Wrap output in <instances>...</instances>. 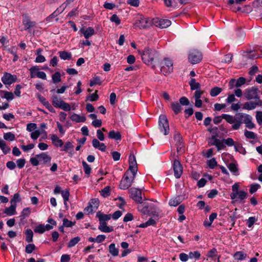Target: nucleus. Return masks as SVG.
<instances>
[{
    "mask_svg": "<svg viewBox=\"0 0 262 262\" xmlns=\"http://www.w3.org/2000/svg\"><path fill=\"white\" fill-rule=\"evenodd\" d=\"M80 240L78 236L72 238L68 243V247L71 248L75 246Z\"/></svg>",
    "mask_w": 262,
    "mask_h": 262,
    "instance_id": "nucleus-49",
    "label": "nucleus"
},
{
    "mask_svg": "<svg viewBox=\"0 0 262 262\" xmlns=\"http://www.w3.org/2000/svg\"><path fill=\"white\" fill-rule=\"evenodd\" d=\"M171 107L174 114L176 115L180 113L182 110V107L178 102H172L171 103Z\"/></svg>",
    "mask_w": 262,
    "mask_h": 262,
    "instance_id": "nucleus-32",
    "label": "nucleus"
},
{
    "mask_svg": "<svg viewBox=\"0 0 262 262\" xmlns=\"http://www.w3.org/2000/svg\"><path fill=\"white\" fill-rule=\"evenodd\" d=\"M30 162L33 166H37L39 164L38 158L36 157V155L34 157L30 158Z\"/></svg>",
    "mask_w": 262,
    "mask_h": 262,
    "instance_id": "nucleus-63",
    "label": "nucleus"
},
{
    "mask_svg": "<svg viewBox=\"0 0 262 262\" xmlns=\"http://www.w3.org/2000/svg\"><path fill=\"white\" fill-rule=\"evenodd\" d=\"M63 102V101L56 95H54L52 96V103L54 107L59 108Z\"/></svg>",
    "mask_w": 262,
    "mask_h": 262,
    "instance_id": "nucleus-30",
    "label": "nucleus"
},
{
    "mask_svg": "<svg viewBox=\"0 0 262 262\" xmlns=\"http://www.w3.org/2000/svg\"><path fill=\"white\" fill-rule=\"evenodd\" d=\"M257 221V219L255 216L249 217L247 221V225L248 227L249 228H251Z\"/></svg>",
    "mask_w": 262,
    "mask_h": 262,
    "instance_id": "nucleus-55",
    "label": "nucleus"
},
{
    "mask_svg": "<svg viewBox=\"0 0 262 262\" xmlns=\"http://www.w3.org/2000/svg\"><path fill=\"white\" fill-rule=\"evenodd\" d=\"M36 157L38 158L39 162L45 164L50 163L51 160V157L46 152H41L40 154L36 155Z\"/></svg>",
    "mask_w": 262,
    "mask_h": 262,
    "instance_id": "nucleus-22",
    "label": "nucleus"
},
{
    "mask_svg": "<svg viewBox=\"0 0 262 262\" xmlns=\"http://www.w3.org/2000/svg\"><path fill=\"white\" fill-rule=\"evenodd\" d=\"M75 223L72 222V221H69L68 219L64 218L63 220V225L65 227H72Z\"/></svg>",
    "mask_w": 262,
    "mask_h": 262,
    "instance_id": "nucleus-64",
    "label": "nucleus"
},
{
    "mask_svg": "<svg viewBox=\"0 0 262 262\" xmlns=\"http://www.w3.org/2000/svg\"><path fill=\"white\" fill-rule=\"evenodd\" d=\"M150 23L148 18L141 17L139 19H137L134 24L135 28H138L140 29H145L149 27Z\"/></svg>",
    "mask_w": 262,
    "mask_h": 262,
    "instance_id": "nucleus-14",
    "label": "nucleus"
},
{
    "mask_svg": "<svg viewBox=\"0 0 262 262\" xmlns=\"http://www.w3.org/2000/svg\"><path fill=\"white\" fill-rule=\"evenodd\" d=\"M136 173H131L127 170L124 174L119 184L121 189L126 190L129 188L132 185Z\"/></svg>",
    "mask_w": 262,
    "mask_h": 262,
    "instance_id": "nucleus-3",
    "label": "nucleus"
},
{
    "mask_svg": "<svg viewBox=\"0 0 262 262\" xmlns=\"http://www.w3.org/2000/svg\"><path fill=\"white\" fill-rule=\"evenodd\" d=\"M40 69L39 66H35L32 67L30 69V77L31 78H35L37 77L43 80L47 79L46 74L42 71H39Z\"/></svg>",
    "mask_w": 262,
    "mask_h": 262,
    "instance_id": "nucleus-7",
    "label": "nucleus"
},
{
    "mask_svg": "<svg viewBox=\"0 0 262 262\" xmlns=\"http://www.w3.org/2000/svg\"><path fill=\"white\" fill-rule=\"evenodd\" d=\"M256 52L255 53V52H251L249 54L250 58L253 59L262 57V48L258 49Z\"/></svg>",
    "mask_w": 262,
    "mask_h": 262,
    "instance_id": "nucleus-41",
    "label": "nucleus"
},
{
    "mask_svg": "<svg viewBox=\"0 0 262 262\" xmlns=\"http://www.w3.org/2000/svg\"><path fill=\"white\" fill-rule=\"evenodd\" d=\"M174 177L177 179L181 177L183 172V167L178 160H174L172 164Z\"/></svg>",
    "mask_w": 262,
    "mask_h": 262,
    "instance_id": "nucleus-15",
    "label": "nucleus"
},
{
    "mask_svg": "<svg viewBox=\"0 0 262 262\" xmlns=\"http://www.w3.org/2000/svg\"><path fill=\"white\" fill-rule=\"evenodd\" d=\"M202 59V53L198 50H192L188 55V60L191 64L200 62Z\"/></svg>",
    "mask_w": 262,
    "mask_h": 262,
    "instance_id": "nucleus-10",
    "label": "nucleus"
},
{
    "mask_svg": "<svg viewBox=\"0 0 262 262\" xmlns=\"http://www.w3.org/2000/svg\"><path fill=\"white\" fill-rule=\"evenodd\" d=\"M96 216L99 219V222H106L111 218V214H105L100 212L97 213Z\"/></svg>",
    "mask_w": 262,
    "mask_h": 262,
    "instance_id": "nucleus-31",
    "label": "nucleus"
},
{
    "mask_svg": "<svg viewBox=\"0 0 262 262\" xmlns=\"http://www.w3.org/2000/svg\"><path fill=\"white\" fill-rule=\"evenodd\" d=\"M51 140L53 145L56 147H61L63 145L62 140L59 139L55 134L50 135Z\"/></svg>",
    "mask_w": 262,
    "mask_h": 262,
    "instance_id": "nucleus-23",
    "label": "nucleus"
},
{
    "mask_svg": "<svg viewBox=\"0 0 262 262\" xmlns=\"http://www.w3.org/2000/svg\"><path fill=\"white\" fill-rule=\"evenodd\" d=\"M112 22L115 23L116 25H118L121 23V20L119 17L115 14H113L110 18Z\"/></svg>",
    "mask_w": 262,
    "mask_h": 262,
    "instance_id": "nucleus-59",
    "label": "nucleus"
},
{
    "mask_svg": "<svg viewBox=\"0 0 262 262\" xmlns=\"http://www.w3.org/2000/svg\"><path fill=\"white\" fill-rule=\"evenodd\" d=\"M82 166L83 167V169L85 173L89 176L92 169L90 166L88 165L87 163L84 161H82Z\"/></svg>",
    "mask_w": 262,
    "mask_h": 262,
    "instance_id": "nucleus-54",
    "label": "nucleus"
},
{
    "mask_svg": "<svg viewBox=\"0 0 262 262\" xmlns=\"http://www.w3.org/2000/svg\"><path fill=\"white\" fill-rule=\"evenodd\" d=\"M260 185L258 184H253L251 185L249 192L251 194L255 193L260 188Z\"/></svg>",
    "mask_w": 262,
    "mask_h": 262,
    "instance_id": "nucleus-58",
    "label": "nucleus"
},
{
    "mask_svg": "<svg viewBox=\"0 0 262 262\" xmlns=\"http://www.w3.org/2000/svg\"><path fill=\"white\" fill-rule=\"evenodd\" d=\"M222 91V88L215 86L211 89L210 92V94L212 97H215L220 94Z\"/></svg>",
    "mask_w": 262,
    "mask_h": 262,
    "instance_id": "nucleus-43",
    "label": "nucleus"
},
{
    "mask_svg": "<svg viewBox=\"0 0 262 262\" xmlns=\"http://www.w3.org/2000/svg\"><path fill=\"white\" fill-rule=\"evenodd\" d=\"M31 213V211L29 207H27L24 208L20 214V217H22V219H25L26 217H28L30 215Z\"/></svg>",
    "mask_w": 262,
    "mask_h": 262,
    "instance_id": "nucleus-52",
    "label": "nucleus"
},
{
    "mask_svg": "<svg viewBox=\"0 0 262 262\" xmlns=\"http://www.w3.org/2000/svg\"><path fill=\"white\" fill-rule=\"evenodd\" d=\"M157 55V52L155 49L148 47L143 50L141 56L143 61L146 64H151Z\"/></svg>",
    "mask_w": 262,
    "mask_h": 262,
    "instance_id": "nucleus-4",
    "label": "nucleus"
},
{
    "mask_svg": "<svg viewBox=\"0 0 262 262\" xmlns=\"http://www.w3.org/2000/svg\"><path fill=\"white\" fill-rule=\"evenodd\" d=\"M258 90L255 87H252L245 90L244 96L247 100H260L258 95Z\"/></svg>",
    "mask_w": 262,
    "mask_h": 262,
    "instance_id": "nucleus-8",
    "label": "nucleus"
},
{
    "mask_svg": "<svg viewBox=\"0 0 262 262\" xmlns=\"http://www.w3.org/2000/svg\"><path fill=\"white\" fill-rule=\"evenodd\" d=\"M70 119L72 121L76 123L84 122L86 120L85 117L84 116H80L75 113H74L70 116Z\"/></svg>",
    "mask_w": 262,
    "mask_h": 262,
    "instance_id": "nucleus-28",
    "label": "nucleus"
},
{
    "mask_svg": "<svg viewBox=\"0 0 262 262\" xmlns=\"http://www.w3.org/2000/svg\"><path fill=\"white\" fill-rule=\"evenodd\" d=\"M127 170L131 173H137V164L136 157L134 155H130L129 157V168Z\"/></svg>",
    "mask_w": 262,
    "mask_h": 262,
    "instance_id": "nucleus-16",
    "label": "nucleus"
},
{
    "mask_svg": "<svg viewBox=\"0 0 262 262\" xmlns=\"http://www.w3.org/2000/svg\"><path fill=\"white\" fill-rule=\"evenodd\" d=\"M208 130L212 134V136L218 137L219 130L217 127L215 126L213 127H210L208 128Z\"/></svg>",
    "mask_w": 262,
    "mask_h": 262,
    "instance_id": "nucleus-62",
    "label": "nucleus"
},
{
    "mask_svg": "<svg viewBox=\"0 0 262 262\" xmlns=\"http://www.w3.org/2000/svg\"><path fill=\"white\" fill-rule=\"evenodd\" d=\"M36 249V246L33 244L27 245L25 248V252L27 253H31Z\"/></svg>",
    "mask_w": 262,
    "mask_h": 262,
    "instance_id": "nucleus-53",
    "label": "nucleus"
},
{
    "mask_svg": "<svg viewBox=\"0 0 262 262\" xmlns=\"http://www.w3.org/2000/svg\"><path fill=\"white\" fill-rule=\"evenodd\" d=\"M245 136L247 138L250 139H254L256 137V135L254 132L247 130L245 132Z\"/></svg>",
    "mask_w": 262,
    "mask_h": 262,
    "instance_id": "nucleus-61",
    "label": "nucleus"
},
{
    "mask_svg": "<svg viewBox=\"0 0 262 262\" xmlns=\"http://www.w3.org/2000/svg\"><path fill=\"white\" fill-rule=\"evenodd\" d=\"M109 252L113 256H117L119 254V250L116 248L115 244L112 243L109 246Z\"/></svg>",
    "mask_w": 262,
    "mask_h": 262,
    "instance_id": "nucleus-35",
    "label": "nucleus"
},
{
    "mask_svg": "<svg viewBox=\"0 0 262 262\" xmlns=\"http://www.w3.org/2000/svg\"><path fill=\"white\" fill-rule=\"evenodd\" d=\"M225 119L228 123L232 124V128L233 130L238 129L241 125L245 124L246 127L249 129H252L255 127V124L252 122V117L247 114L238 113L234 116L226 114H222L221 116H216L213 119V122L218 124Z\"/></svg>",
    "mask_w": 262,
    "mask_h": 262,
    "instance_id": "nucleus-1",
    "label": "nucleus"
},
{
    "mask_svg": "<svg viewBox=\"0 0 262 262\" xmlns=\"http://www.w3.org/2000/svg\"><path fill=\"white\" fill-rule=\"evenodd\" d=\"M201 254L199 251H191L189 253V257L190 259L199 260L201 257Z\"/></svg>",
    "mask_w": 262,
    "mask_h": 262,
    "instance_id": "nucleus-42",
    "label": "nucleus"
},
{
    "mask_svg": "<svg viewBox=\"0 0 262 262\" xmlns=\"http://www.w3.org/2000/svg\"><path fill=\"white\" fill-rule=\"evenodd\" d=\"M23 16V24L25 27V30L30 31L31 28L35 27L36 23L35 21H31L29 16L27 14H24Z\"/></svg>",
    "mask_w": 262,
    "mask_h": 262,
    "instance_id": "nucleus-12",
    "label": "nucleus"
},
{
    "mask_svg": "<svg viewBox=\"0 0 262 262\" xmlns=\"http://www.w3.org/2000/svg\"><path fill=\"white\" fill-rule=\"evenodd\" d=\"M247 196V193L243 190H239V192H232L230 197L232 200H239L241 201L245 200Z\"/></svg>",
    "mask_w": 262,
    "mask_h": 262,
    "instance_id": "nucleus-18",
    "label": "nucleus"
},
{
    "mask_svg": "<svg viewBox=\"0 0 262 262\" xmlns=\"http://www.w3.org/2000/svg\"><path fill=\"white\" fill-rule=\"evenodd\" d=\"M26 241L28 243H31L33 241V232L30 229L26 230Z\"/></svg>",
    "mask_w": 262,
    "mask_h": 262,
    "instance_id": "nucleus-40",
    "label": "nucleus"
},
{
    "mask_svg": "<svg viewBox=\"0 0 262 262\" xmlns=\"http://www.w3.org/2000/svg\"><path fill=\"white\" fill-rule=\"evenodd\" d=\"M101 195L104 197L108 196L110 195V187L109 186L105 187L100 192Z\"/></svg>",
    "mask_w": 262,
    "mask_h": 262,
    "instance_id": "nucleus-56",
    "label": "nucleus"
},
{
    "mask_svg": "<svg viewBox=\"0 0 262 262\" xmlns=\"http://www.w3.org/2000/svg\"><path fill=\"white\" fill-rule=\"evenodd\" d=\"M0 148L2 150L3 152L6 155L9 153L11 151V148L8 146L5 141L0 138Z\"/></svg>",
    "mask_w": 262,
    "mask_h": 262,
    "instance_id": "nucleus-29",
    "label": "nucleus"
},
{
    "mask_svg": "<svg viewBox=\"0 0 262 262\" xmlns=\"http://www.w3.org/2000/svg\"><path fill=\"white\" fill-rule=\"evenodd\" d=\"M52 78L54 83H57L60 82L61 80L60 73L59 72H56L52 75Z\"/></svg>",
    "mask_w": 262,
    "mask_h": 262,
    "instance_id": "nucleus-44",
    "label": "nucleus"
},
{
    "mask_svg": "<svg viewBox=\"0 0 262 262\" xmlns=\"http://www.w3.org/2000/svg\"><path fill=\"white\" fill-rule=\"evenodd\" d=\"M217 215V214L216 213H215V212L212 213L209 216V221L206 219L204 221V223H203L204 226L206 228L211 226V225H212L213 221L214 220V219H215L216 218Z\"/></svg>",
    "mask_w": 262,
    "mask_h": 262,
    "instance_id": "nucleus-25",
    "label": "nucleus"
},
{
    "mask_svg": "<svg viewBox=\"0 0 262 262\" xmlns=\"http://www.w3.org/2000/svg\"><path fill=\"white\" fill-rule=\"evenodd\" d=\"M173 71V63L169 58H164L161 62V71L165 75L167 76Z\"/></svg>",
    "mask_w": 262,
    "mask_h": 262,
    "instance_id": "nucleus-6",
    "label": "nucleus"
},
{
    "mask_svg": "<svg viewBox=\"0 0 262 262\" xmlns=\"http://www.w3.org/2000/svg\"><path fill=\"white\" fill-rule=\"evenodd\" d=\"M208 165L211 169H213L217 166V163L214 158H212L208 161Z\"/></svg>",
    "mask_w": 262,
    "mask_h": 262,
    "instance_id": "nucleus-57",
    "label": "nucleus"
},
{
    "mask_svg": "<svg viewBox=\"0 0 262 262\" xmlns=\"http://www.w3.org/2000/svg\"><path fill=\"white\" fill-rule=\"evenodd\" d=\"M21 201V198L18 193H16L14 194L12 199L11 200V204L12 205H16L17 203Z\"/></svg>",
    "mask_w": 262,
    "mask_h": 262,
    "instance_id": "nucleus-48",
    "label": "nucleus"
},
{
    "mask_svg": "<svg viewBox=\"0 0 262 262\" xmlns=\"http://www.w3.org/2000/svg\"><path fill=\"white\" fill-rule=\"evenodd\" d=\"M152 206H154V205L152 204H151L150 205H148L144 204L143 209H142L143 213L145 214H150L151 212L150 211V209L152 208Z\"/></svg>",
    "mask_w": 262,
    "mask_h": 262,
    "instance_id": "nucleus-60",
    "label": "nucleus"
},
{
    "mask_svg": "<svg viewBox=\"0 0 262 262\" xmlns=\"http://www.w3.org/2000/svg\"><path fill=\"white\" fill-rule=\"evenodd\" d=\"M217 255V251L216 248H213L210 250H209L206 256L209 258H212V260L214 259V258L216 257Z\"/></svg>",
    "mask_w": 262,
    "mask_h": 262,
    "instance_id": "nucleus-45",
    "label": "nucleus"
},
{
    "mask_svg": "<svg viewBox=\"0 0 262 262\" xmlns=\"http://www.w3.org/2000/svg\"><path fill=\"white\" fill-rule=\"evenodd\" d=\"M262 105V101L261 100H254V101H250L245 102L243 104V108L247 110H252L258 106Z\"/></svg>",
    "mask_w": 262,
    "mask_h": 262,
    "instance_id": "nucleus-17",
    "label": "nucleus"
},
{
    "mask_svg": "<svg viewBox=\"0 0 262 262\" xmlns=\"http://www.w3.org/2000/svg\"><path fill=\"white\" fill-rule=\"evenodd\" d=\"M73 148L74 146L72 143L70 141H68L64 144L63 149L62 150L72 154Z\"/></svg>",
    "mask_w": 262,
    "mask_h": 262,
    "instance_id": "nucleus-37",
    "label": "nucleus"
},
{
    "mask_svg": "<svg viewBox=\"0 0 262 262\" xmlns=\"http://www.w3.org/2000/svg\"><path fill=\"white\" fill-rule=\"evenodd\" d=\"M101 83L102 82L100 80L99 77L95 76V77H94L93 78V79L90 80V86H93L96 84L100 85L101 84Z\"/></svg>",
    "mask_w": 262,
    "mask_h": 262,
    "instance_id": "nucleus-46",
    "label": "nucleus"
},
{
    "mask_svg": "<svg viewBox=\"0 0 262 262\" xmlns=\"http://www.w3.org/2000/svg\"><path fill=\"white\" fill-rule=\"evenodd\" d=\"M208 145L210 146H215L217 150L220 151L226 148V145L228 146H232L234 145V141L231 138H228L226 139L220 140L217 137L211 136L208 139Z\"/></svg>",
    "mask_w": 262,
    "mask_h": 262,
    "instance_id": "nucleus-2",
    "label": "nucleus"
},
{
    "mask_svg": "<svg viewBox=\"0 0 262 262\" xmlns=\"http://www.w3.org/2000/svg\"><path fill=\"white\" fill-rule=\"evenodd\" d=\"M159 128L160 132L164 135L169 133V126L168 121L166 116L160 115L159 119Z\"/></svg>",
    "mask_w": 262,
    "mask_h": 262,
    "instance_id": "nucleus-5",
    "label": "nucleus"
},
{
    "mask_svg": "<svg viewBox=\"0 0 262 262\" xmlns=\"http://www.w3.org/2000/svg\"><path fill=\"white\" fill-rule=\"evenodd\" d=\"M34 231L35 233L42 234L46 231L45 229V225L41 224H39L35 228Z\"/></svg>",
    "mask_w": 262,
    "mask_h": 262,
    "instance_id": "nucleus-51",
    "label": "nucleus"
},
{
    "mask_svg": "<svg viewBox=\"0 0 262 262\" xmlns=\"http://www.w3.org/2000/svg\"><path fill=\"white\" fill-rule=\"evenodd\" d=\"M173 138L176 142V145L177 146V150L179 151V148L180 149L183 145L182 138L179 132H176L174 134Z\"/></svg>",
    "mask_w": 262,
    "mask_h": 262,
    "instance_id": "nucleus-24",
    "label": "nucleus"
},
{
    "mask_svg": "<svg viewBox=\"0 0 262 262\" xmlns=\"http://www.w3.org/2000/svg\"><path fill=\"white\" fill-rule=\"evenodd\" d=\"M92 204L94 205L95 209H97L99 204L98 200L96 199H92L89 205L84 208V211L85 212H86L88 214L92 213L93 212L94 210Z\"/></svg>",
    "mask_w": 262,
    "mask_h": 262,
    "instance_id": "nucleus-19",
    "label": "nucleus"
},
{
    "mask_svg": "<svg viewBox=\"0 0 262 262\" xmlns=\"http://www.w3.org/2000/svg\"><path fill=\"white\" fill-rule=\"evenodd\" d=\"M129 196L137 203H142V192L141 190L136 188H131L129 189Z\"/></svg>",
    "mask_w": 262,
    "mask_h": 262,
    "instance_id": "nucleus-9",
    "label": "nucleus"
},
{
    "mask_svg": "<svg viewBox=\"0 0 262 262\" xmlns=\"http://www.w3.org/2000/svg\"><path fill=\"white\" fill-rule=\"evenodd\" d=\"M61 194L63 198V201H64V204L65 205H67V202L69 200V196H70V191L68 189H66L65 190H62L61 192Z\"/></svg>",
    "mask_w": 262,
    "mask_h": 262,
    "instance_id": "nucleus-36",
    "label": "nucleus"
},
{
    "mask_svg": "<svg viewBox=\"0 0 262 262\" xmlns=\"http://www.w3.org/2000/svg\"><path fill=\"white\" fill-rule=\"evenodd\" d=\"M157 27L161 28H166L171 25V22L170 20L167 19H158L155 21Z\"/></svg>",
    "mask_w": 262,
    "mask_h": 262,
    "instance_id": "nucleus-20",
    "label": "nucleus"
},
{
    "mask_svg": "<svg viewBox=\"0 0 262 262\" xmlns=\"http://www.w3.org/2000/svg\"><path fill=\"white\" fill-rule=\"evenodd\" d=\"M80 32L84 35L86 39H88L95 34V30L92 27H88L86 30L81 28Z\"/></svg>",
    "mask_w": 262,
    "mask_h": 262,
    "instance_id": "nucleus-21",
    "label": "nucleus"
},
{
    "mask_svg": "<svg viewBox=\"0 0 262 262\" xmlns=\"http://www.w3.org/2000/svg\"><path fill=\"white\" fill-rule=\"evenodd\" d=\"M99 224L98 229L102 232L109 233L114 230L112 227L107 226L106 222H99Z\"/></svg>",
    "mask_w": 262,
    "mask_h": 262,
    "instance_id": "nucleus-27",
    "label": "nucleus"
},
{
    "mask_svg": "<svg viewBox=\"0 0 262 262\" xmlns=\"http://www.w3.org/2000/svg\"><path fill=\"white\" fill-rule=\"evenodd\" d=\"M4 138L6 140L13 141L15 139V137L14 134L11 132H8L4 134Z\"/></svg>",
    "mask_w": 262,
    "mask_h": 262,
    "instance_id": "nucleus-47",
    "label": "nucleus"
},
{
    "mask_svg": "<svg viewBox=\"0 0 262 262\" xmlns=\"http://www.w3.org/2000/svg\"><path fill=\"white\" fill-rule=\"evenodd\" d=\"M233 257L236 260H243L247 258V255L243 251H237L234 254Z\"/></svg>",
    "mask_w": 262,
    "mask_h": 262,
    "instance_id": "nucleus-33",
    "label": "nucleus"
},
{
    "mask_svg": "<svg viewBox=\"0 0 262 262\" xmlns=\"http://www.w3.org/2000/svg\"><path fill=\"white\" fill-rule=\"evenodd\" d=\"M189 85L191 90H200L201 85L199 83L196 82V80L194 78H191L189 81Z\"/></svg>",
    "mask_w": 262,
    "mask_h": 262,
    "instance_id": "nucleus-38",
    "label": "nucleus"
},
{
    "mask_svg": "<svg viewBox=\"0 0 262 262\" xmlns=\"http://www.w3.org/2000/svg\"><path fill=\"white\" fill-rule=\"evenodd\" d=\"M228 167L229 169L230 170V171L232 173H233L235 175H237V173H238V169L237 168L236 165L234 163H230L229 164Z\"/></svg>",
    "mask_w": 262,
    "mask_h": 262,
    "instance_id": "nucleus-50",
    "label": "nucleus"
},
{
    "mask_svg": "<svg viewBox=\"0 0 262 262\" xmlns=\"http://www.w3.org/2000/svg\"><path fill=\"white\" fill-rule=\"evenodd\" d=\"M108 137L116 141L121 140V135L119 132H116L114 130H111L108 134Z\"/></svg>",
    "mask_w": 262,
    "mask_h": 262,
    "instance_id": "nucleus-26",
    "label": "nucleus"
},
{
    "mask_svg": "<svg viewBox=\"0 0 262 262\" xmlns=\"http://www.w3.org/2000/svg\"><path fill=\"white\" fill-rule=\"evenodd\" d=\"M16 205H12L6 208L4 210V213L8 215H14L16 212Z\"/></svg>",
    "mask_w": 262,
    "mask_h": 262,
    "instance_id": "nucleus-34",
    "label": "nucleus"
},
{
    "mask_svg": "<svg viewBox=\"0 0 262 262\" xmlns=\"http://www.w3.org/2000/svg\"><path fill=\"white\" fill-rule=\"evenodd\" d=\"M59 55L61 59L63 60H70L72 58V54L67 51H60Z\"/></svg>",
    "mask_w": 262,
    "mask_h": 262,
    "instance_id": "nucleus-39",
    "label": "nucleus"
},
{
    "mask_svg": "<svg viewBox=\"0 0 262 262\" xmlns=\"http://www.w3.org/2000/svg\"><path fill=\"white\" fill-rule=\"evenodd\" d=\"M17 80V76L7 72H5L2 77V81L5 85H11Z\"/></svg>",
    "mask_w": 262,
    "mask_h": 262,
    "instance_id": "nucleus-13",
    "label": "nucleus"
},
{
    "mask_svg": "<svg viewBox=\"0 0 262 262\" xmlns=\"http://www.w3.org/2000/svg\"><path fill=\"white\" fill-rule=\"evenodd\" d=\"M246 82V79L243 77H240L238 79L232 78L228 83L229 89L231 90L234 88H238Z\"/></svg>",
    "mask_w": 262,
    "mask_h": 262,
    "instance_id": "nucleus-11",
    "label": "nucleus"
}]
</instances>
